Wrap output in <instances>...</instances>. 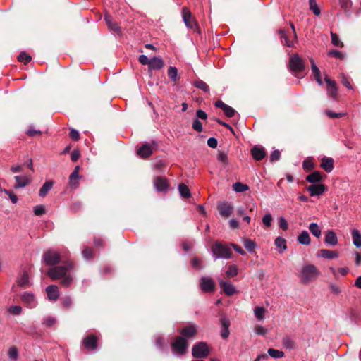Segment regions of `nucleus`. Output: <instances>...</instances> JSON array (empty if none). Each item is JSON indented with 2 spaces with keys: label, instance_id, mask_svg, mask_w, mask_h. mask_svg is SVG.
I'll use <instances>...</instances> for the list:
<instances>
[{
  "label": "nucleus",
  "instance_id": "nucleus-1",
  "mask_svg": "<svg viewBox=\"0 0 361 361\" xmlns=\"http://www.w3.org/2000/svg\"><path fill=\"white\" fill-rule=\"evenodd\" d=\"M73 267L74 265L71 261H64V265L50 268L47 271V275L54 281L60 279L61 286L68 288L73 281V277L69 274Z\"/></svg>",
  "mask_w": 361,
  "mask_h": 361
},
{
  "label": "nucleus",
  "instance_id": "nucleus-2",
  "mask_svg": "<svg viewBox=\"0 0 361 361\" xmlns=\"http://www.w3.org/2000/svg\"><path fill=\"white\" fill-rule=\"evenodd\" d=\"M321 275L320 271L312 264H305L301 268L299 278L304 284L315 281Z\"/></svg>",
  "mask_w": 361,
  "mask_h": 361
},
{
  "label": "nucleus",
  "instance_id": "nucleus-3",
  "mask_svg": "<svg viewBox=\"0 0 361 361\" xmlns=\"http://www.w3.org/2000/svg\"><path fill=\"white\" fill-rule=\"evenodd\" d=\"M68 253L66 251L58 252L54 250H49L43 255V260L47 265H55L63 259H68Z\"/></svg>",
  "mask_w": 361,
  "mask_h": 361
},
{
  "label": "nucleus",
  "instance_id": "nucleus-4",
  "mask_svg": "<svg viewBox=\"0 0 361 361\" xmlns=\"http://www.w3.org/2000/svg\"><path fill=\"white\" fill-rule=\"evenodd\" d=\"M212 250L215 259H230L232 256L231 248L226 245L221 243H216L212 246Z\"/></svg>",
  "mask_w": 361,
  "mask_h": 361
},
{
  "label": "nucleus",
  "instance_id": "nucleus-5",
  "mask_svg": "<svg viewBox=\"0 0 361 361\" xmlns=\"http://www.w3.org/2000/svg\"><path fill=\"white\" fill-rule=\"evenodd\" d=\"M188 345L185 338L182 336H177L171 343V350L174 354L183 355L186 352Z\"/></svg>",
  "mask_w": 361,
  "mask_h": 361
},
{
  "label": "nucleus",
  "instance_id": "nucleus-6",
  "mask_svg": "<svg viewBox=\"0 0 361 361\" xmlns=\"http://www.w3.org/2000/svg\"><path fill=\"white\" fill-rule=\"evenodd\" d=\"M181 14L183 20L188 29H191L192 30L198 29L197 23L188 7H183Z\"/></svg>",
  "mask_w": 361,
  "mask_h": 361
},
{
  "label": "nucleus",
  "instance_id": "nucleus-7",
  "mask_svg": "<svg viewBox=\"0 0 361 361\" xmlns=\"http://www.w3.org/2000/svg\"><path fill=\"white\" fill-rule=\"evenodd\" d=\"M289 68L296 77H299V73L304 70L305 66L302 60L298 54H293L290 58Z\"/></svg>",
  "mask_w": 361,
  "mask_h": 361
},
{
  "label": "nucleus",
  "instance_id": "nucleus-8",
  "mask_svg": "<svg viewBox=\"0 0 361 361\" xmlns=\"http://www.w3.org/2000/svg\"><path fill=\"white\" fill-rule=\"evenodd\" d=\"M209 348L204 342H199L193 345L192 349V356L197 358L207 357L209 354Z\"/></svg>",
  "mask_w": 361,
  "mask_h": 361
},
{
  "label": "nucleus",
  "instance_id": "nucleus-9",
  "mask_svg": "<svg viewBox=\"0 0 361 361\" xmlns=\"http://www.w3.org/2000/svg\"><path fill=\"white\" fill-rule=\"evenodd\" d=\"M97 341L98 338L95 335L90 334L82 339V344L87 350L93 351L97 348Z\"/></svg>",
  "mask_w": 361,
  "mask_h": 361
},
{
  "label": "nucleus",
  "instance_id": "nucleus-10",
  "mask_svg": "<svg viewBox=\"0 0 361 361\" xmlns=\"http://www.w3.org/2000/svg\"><path fill=\"white\" fill-rule=\"evenodd\" d=\"M200 286L201 290L205 293L213 292L214 290V282L210 277H202Z\"/></svg>",
  "mask_w": 361,
  "mask_h": 361
},
{
  "label": "nucleus",
  "instance_id": "nucleus-11",
  "mask_svg": "<svg viewBox=\"0 0 361 361\" xmlns=\"http://www.w3.org/2000/svg\"><path fill=\"white\" fill-rule=\"evenodd\" d=\"M153 183L157 190L160 192H166L168 190L169 183L165 177L157 176L154 178Z\"/></svg>",
  "mask_w": 361,
  "mask_h": 361
},
{
  "label": "nucleus",
  "instance_id": "nucleus-12",
  "mask_svg": "<svg viewBox=\"0 0 361 361\" xmlns=\"http://www.w3.org/2000/svg\"><path fill=\"white\" fill-rule=\"evenodd\" d=\"M324 80L327 85L326 90L328 94L332 98L336 99L338 96V87L334 80L330 79L328 76H326Z\"/></svg>",
  "mask_w": 361,
  "mask_h": 361
},
{
  "label": "nucleus",
  "instance_id": "nucleus-13",
  "mask_svg": "<svg viewBox=\"0 0 361 361\" xmlns=\"http://www.w3.org/2000/svg\"><path fill=\"white\" fill-rule=\"evenodd\" d=\"M21 300L24 304L27 305L29 308H34L37 305V301L35 297V295L30 292H25L21 295Z\"/></svg>",
  "mask_w": 361,
  "mask_h": 361
},
{
  "label": "nucleus",
  "instance_id": "nucleus-14",
  "mask_svg": "<svg viewBox=\"0 0 361 361\" xmlns=\"http://www.w3.org/2000/svg\"><path fill=\"white\" fill-rule=\"evenodd\" d=\"M218 210L221 216L228 218L232 214L233 207L228 202H221L218 204Z\"/></svg>",
  "mask_w": 361,
  "mask_h": 361
},
{
  "label": "nucleus",
  "instance_id": "nucleus-15",
  "mask_svg": "<svg viewBox=\"0 0 361 361\" xmlns=\"http://www.w3.org/2000/svg\"><path fill=\"white\" fill-rule=\"evenodd\" d=\"M251 154L255 161H261L266 157L264 148L260 145H255L251 149Z\"/></svg>",
  "mask_w": 361,
  "mask_h": 361
},
{
  "label": "nucleus",
  "instance_id": "nucleus-16",
  "mask_svg": "<svg viewBox=\"0 0 361 361\" xmlns=\"http://www.w3.org/2000/svg\"><path fill=\"white\" fill-rule=\"evenodd\" d=\"M48 299L51 301H56L59 297V288L56 285H49L46 288Z\"/></svg>",
  "mask_w": 361,
  "mask_h": 361
},
{
  "label": "nucleus",
  "instance_id": "nucleus-17",
  "mask_svg": "<svg viewBox=\"0 0 361 361\" xmlns=\"http://www.w3.org/2000/svg\"><path fill=\"white\" fill-rule=\"evenodd\" d=\"M307 190L311 197L321 195L326 190V187L323 184H312L307 187Z\"/></svg>",
  "mask_w": 361,
  "mask_h": 361
},
{
  "label": "nucleus",
  "instance_id": "nucleus-18",
  "mask_svg": "<svg viewBox=\"0 0 361 361\" xmlns=\"http://www.w3.org/2000/svg\"><path fill=\"white\" fill-rule=\"evenodd\" d=\"M219 286L222 291L227 295H233L236 293L235 286L230 282L219 281Z\"/></svg>",
  "mask_w": 361,
  "mask_h": 361
},
{
  "label": "nucleus",
  "instance_id": "nucleus-19",
  "mask_svg": "<svg viewBox=\"0 0 361 361\" xmlns=\"http://www.w3.org/2000/svg\"><path fill=\"white\" fill-rule=\"evenodd\" d=\"M164 65V61L160 57H153L150 59L149 65V73L152 75V70H160Z\"/></svg>",
  "mask_w": 361,
  "mask_h": 361
},
{
  "label": "nucleus",
  "instance_id": "nucleus-20",
  "mask_svg": "<svg viewBox=\"0 0 361 361\" xmlns=\"http://www.w3.org/2000/svg\"><path fill=\"white\" fill-rule=\"evenodd\" d=\"M324 243L326 245H329L333 246V247L336 246L338 244V238H337L336 233L334 231L329 230V231H326V233L325 234V238H324Z\"/></svg>",
  "mask_w": 361,
  "mask_h": 361
},
{
  "label": "nucleus",
  "instance_id": "nucleus-21",
  "mask_svg": "<svg viewBox=\"0 0 361 361\" xmlns=\"http://www.w3.org/2000/svg\"><path fill=\"white\" fill-rule=\"evenodd\" d=\"M104 20L109 27V29L116 33L121 32V28L119 25L113 20L112 17L109 14L104 15Z\"/></svg>",
  "mask_w": 361,
  "mask_h": 361
},
{
  "label": "nucleus",
  "instance_id": "nucleus-22",
  "mask_svg": "<svg viewBox=\"0 0 361 361\" xmlns=\"http://www.w3.org/2000/svg\"><path fill=\"white\" fill-rule=\"evenodd\" d=\"M334 163L332 158L324 157L321 160L320 167L326 172L330 173L334 169Z\"/></svg>",
  "mask_w": 361,
  "mask_h": 361
},
{
  "label": "nucleus",
  "instance_id": "nucleus-23",
  "mask_svg": "<svg viewBox=\"0 0 361 361\" xmlns=\"http://www.w3.org/2000/svg\"><path fill=\"white\" fill-rule=\"evenodd\" d=\"M317 256L324 258V259H333L335 258H338L339 256V254H338V252L335 251V250L322 249L318 252Z\"/></svg>",
  "mask_w": 361,
  "mask_h": 361
},
{
  "label": "nucleus",
  "instance_id": "nucleus-24",
  "mask_svg": "<svg viewBox=\"0 0 361 361\" xmlns=\"http://www.w3.org/2000/svg\"><path fill=\"white\" fill-rule=\"evenodd\" d=\"M14 178L16 180L14 188L16 189L24 188L30 183V179L25 176H16Z\"/></svg>",
  "mask_w": 361,
  "mask_h": 361
},
{
  "label": "nucleus",
  "instance_id": "nucleus-25",
  "mask_svg": "<svg viewBox=\"0 0 361 361\" xmlns=\"http://www.w3.org/2000/svg\"><path fill=\"white\" fill-rule=\"evenodd\" d=\"M181 335L185 338H191L197 334V328L194 324L185 326L180 331Z\"/></svg>",
  "mask_w": 361,
  "mask_h": 361
},
{
  "label": "nucleus",
  "instance_id": "nucleus-26",
  "mask_svg": "<svg viewBox=\"0 0 361 361\" xmlns=\"http://www.w3.org/2000/svg\"><path fill=\"white\" fill-rule=\"evenodd\" d=\"M137 154L142 158H147L152 154V149L149 145H143L137 150Z\"/></svg>",
  "mask_w": 361,
  "mask_h": 361
},
{
  "label": "nucleus",
  "instance_id": "nucleus-27",
  "mask_svg": "<svg viewBox=\"0 0 361 361\" xmlns=\"http://www.w3.org/2000/svg\"><path fill=\"white\" fill-rule=\"evenodd\" d=\"M54 183L52 180L46 181L42 188L39 189V195L41 197H44L48 192L52 188Z\"/></svg>",
  "mask_w": 361,
  "mask_h": 361
},
{
  "label": "nucleus",
  "instance_id": "nucleus-28",
  "mask_svg": "<svg viewBox=\"0 0 361 361\" xmlns=\"http://www.w3.org/2000/svg\"><path fill=\"white\" fill-rule=\"evenodd\" d=\"M322 178V175L320 171H315L309 174L306 177V180L311 183H315L320 181Z\"/></svg>",
  "mask_w": 361,
  "mask_h": 361
},
{
  "label": "nucleus",
  "instance_id": "nucleus-29",
  "mask_svg": "<svg viewBox=\"0 0 361 361\" xmlns=\"http://www.w3.org/2000/svg\"><path fill=\"white\" fill-rule=\"evenodd\" d=\"M298 241L301 245H308L310 244L311 238L307 231H303L302 233L298 236Z\"/></svg>",
  "mask_w": 361,
  "mask_h": 361
},
{
  "label": "nucleus",
  "instance_id": "nucleus-30",
  "mask_svg": "<svg viewBox=\"0 0 361 361\" xmlns=\"http://www.w3.org/2000/svg\"><path fill=\"white\" fill-rule=\"evenodd\" d=\"M17 284L21 287H27L29 286V276L26 271H23L17 280Z\"/></svg>",
  "mask_w": 361,
  "mask_h": 361
},
{
  "label": "nucleus",
  "instance_id": "nucleus-31",
  "mask_svg": "<svg viewBox=\"0 0 361 361\" xmlns=\"http://www.w3.org/2000/svg\"><path fill=\"white\" fill-rule=\"evenodd\" d=\"M80 178L79 174H76V172H72L69 176V185L70 186L75 189L79 185L78 180Z\"/></svg>",
  "mask_w": 361,
  "mask_h": 361
},
{
  "label": "nucleus",
  "instance_id": "nucleus-32",
  "mask_svg": "<svg viewBox=\"0 0 361 361\" xmlns=\"http://www.w3.org/2000/svg\"><path fill=\"white\" fill-rule=\"evenodd\" d=\"M352 237L353 240V244L357 247H361V234L357 229H353L352 231Z\"/></svg>",
  "mask_w": 361,
  "mask_h": 361
},
{
  "label": "nucleus",
  "instance_id": "nucleus-33",
  "mask_svg": "<svg viewBox=\"0 0 361 361\" xmlns=\"http://www.w3.org/2000/svg\"><path fill=\"white\" fill-rule=\"evenodd\" d=\"M168 76L174 82H178V69L176 67L170 66L168 69Z\"/></svg>",
  "mask_w": 361,
  "mask_h": 361
},
{
  "label": "nucleus",
  "instance_id": "nucleus-34",
  "mask_svg": "<svg viewBox=\"0 0 361 361\" xmlns=\"http://www.w3.org/2000/svg\"><path fill=\"white\" fill-rule=\"evenodd\" d=\"M275 245L281 249V250H279V252L281 253L283 250H286L287 248V246H286V240L285 238H282V237H277L276 239H275Z\"/></svg>",
  "mask_w": 361,
  "mask_h": 361
},
{
  "label": "nucleus",
  "instance_id": "nucleus-35",
  "mask_svg": "<svg viewBox=\"0 0 361 361\" xmlns=\"http://www.w3.org/2000/svg\"><path fill=\"white\" fill-rule=\"evenodd\" d=\"M314 159L312 157H307L303 161L302 167L306 171H310L314 169Z\"/></svg>",
  "mask_w": 361,
  "mask_h": 361
},
{
  "label": "nucleus",
  "instance_id": "nucleus-36",
  "mask_svg": "<svg viewBox=\"0 0 361 361\" xmlns=\"http://www.w3.org/2000/svg\"><path fill=\"white\" fill-rule=\"evenodd\" d=\"M233 189L237 192H243L249 190L247 185L241 182H236L233 184Z\"/></svg>",
  "mask_w": 361,
  "mask_h": 361
},
{
  "label": "nucleus",
  "instance_id": "nucleus-37",
  "mask_svg": "<svg viewBox=\"0 0 361 361\" xmlns=\"http://www.w3.org/2000/svg\"><path fill=\"white\" fill-rule=\"evenodd\" d=\"M309 229L312 234L314 235L316 238H319L322 234L321 229L319 228V226L316 223H311L309 225Z\"/></svg>",
  "mask_w": 361,
  "mask_h": 361
},
{
  "label": "nucleus",
  "instance_id": "nucleus-38",
  "mask_svg": "<svg viewBox=\"0 0 361 361\" xmlns=\"http://www.w3.org/2000/svg\"><path fill=\"white\" fill-rule=\"evenodd\" d=\"M178 190L180 195L184 198L190 197V192L189 188L184 183H180L178 186Z\"/></svg>",
  "mask_w": 361,
  "mask_h": 361
},
{
  "label": "nucleus",
  "instance_id": "nucleus-39",
  "mask_svg": "<svg viewBox=\"0 0 361 361\" xmlns=\"http://www.w3.org/2000/svg\"><path fill=\"white\" fill-rule=\"evenodd\" d=\"M8 358L12 361H16L18 357V350L16 346H11L8 350Z\"/></svg>",
  "mask_w": 361,
  "mask_h": 361
},
{
  "label": "nucleus",
  "instance_id": "nucleus-40",
  "mask_svg": "<svg viewBox=\"0 0 361 361\" xmlns=\"http://www.w3.org/2000/svg\"><path fill=\"white\" fill-rule=\"evenodd\" d=\"M243 245L245 248L250 252H253L256 247L255 243L252 240L247 238L243 240Z\"/></svg>",
  "mask_w": 361,
  "mask_h": 361
},
{
  "label": "nucleus",
  "instance_id": "nucleus-41",
  "mask_svg": "<svg viewBox=\"0 0 361 361\" xmlns=\"http://www.w3.org/2000/svg\"><path fill=\"white\" fill-rule=\"evenodd\" d=\"M193 85L195 87L202 90L205 92H209V87L208 85L206 82H204L203 80H196L194 82Z\"/></svg>",
  "mask_w": 361,
  "mask_h": 361
},
{
  "label": "nucleus",
  "instance_id": "nucleus-42",
  "mask_svg": "<svg viewBox=\"0 0 361 361\" xmlns=\"http://www.w3.org/2000/svg\"><path fill=\"white\" fill-rule=\"evenodd\" d=\"M82 255L83 258L87 260L92 259L94 256V251L88 247H85L83 248V250L82 251Z\"/></svg>",
  "mask_w": 361,
  "mask_h": 361
},
{
  "label": "nucleus",
  "instance_id": "nucleus-43",
  "mask_svg": "<svg viewBox=\"0 0 361 361\" xmlns=\"http://www.w3.org/2000/svg\"><path fill=\"white\" fill-rule=\"evenodd\" d=\"M282 343L286 348L288 349H293L295 347V341L289 336L283 338Z\"/></svg>",
  "mask_w": 361,
  "mask_h": 361
},
{
  "label": "nucleus",
  "instance_id": "nucleus-44",
  "mask_svg": "<svg viewBox=\"0 0 361 361\" xmlns=\"http://www.w3.org/2000/svg\"><path fill=\"white\" fill-rule=\"evenodd\" d=\"M266 310L263 307H257L254 310V314L256 318L262 321L264 319V313Z\"/></svg>",
  "mask_w": 361,
  "mask_h": 361
},
{
  "label": "nucleus",
  "instance_id": "nucleus-45",
  "mask_svg": "<svg viewBox=\"0 0 361 361\" xmlns=\"http://www.w3.org/2000/svg\"><path fill=\"white\" fill-rule=\"evenodd\" d=\"M238 274V267L235 264L229 265L227 271H226V276L228 278L234 277Z\"/></svg>",
  "mask_w": 361,
  "mask_h": 361
},
{
  "label": "nucleus",
  "instance_id": "nucleus-46",
  "mask_svg": "<svg viewBox=\"0 0 361 361\" xmlns=\"http://www.w3.org/2000/svg\"><path fill=\"white\" fill-rule=\"evenodd\" d=\"M267 353L268 355L273 358H281L284 356V353L283 351L274 348L268 349Z\"/></svg>",
  "mask_w": 361,
  "mask_h": 361
},
{
  "label": "nucleus",
  "instance_id": "nucleus-47",
  "mask_svg": "<svg viewBox=\"0 0 361 361\" xmlns=\"http://www.w3.org/2000/svg\"><path fill=\"white\" fill-rule=\"evenodd\" d=\"M330 270L335 278L338 277V273L342 276H345L348 273V269L347 267H341L336 270L334 268L331 267Z\"/></svg>",
  "mask_w": 361,
  "mask_h": 361
},
{
  "label": "nucleus",
  "instance_id": "nucleus-48",
  "mask_svg": "<svg viewBox=\"0 0 361 361\" xmlns=\"http://www.w3.org/2000/svg\"><path fill=\"white\" fill-rule=\"evenodd\" d=\"M310 9L313 12L315 16H319L321 12L318 7L316 0H309Z\"/></svg>",
  "mask_w": 361,
  "mask_h": 361
},
{
  "label": "nucleus",
  "instance_id": "nucleus-49",
  "mask_svg": "<svg viewBox=\"0 0 361 361\" xmlns=\"http://www.w3.org/2000/svg\"><path fill=\"white\" fill-rule=\"evenodd\" d=\"M279 34L281 35V38L284 39V44L288 47H292L294 45V42L293 40H289L288 39L287 35H286L285 32L283 30H279ZM283 43V42H282Z\"/></svg>",
  "mask_w": 361,
  "mask_h": 361
},
{
  "label": "nucleus",
  "instance_id": "nucleus-50",
  "mask_svg": "<svg viewBox=\"0 0 361 361\" xmlns=\"http://www.w3.org/2000/svg\"><path fill=\"white\" fill-rule=\"evenodd\" d=\"M31 59V56L25 51L21 52L18 56V60L20 62H24L25 64L28 63Z\"/></svg>",
  "mask_w": 361,
  "mask_h": 361
},
{
  "label": "nucleus",
  "instance_id": "nucleus-51",
  "mask_svg": "<svg viewBox=\"0 0 361 361\" xmlns=\"http://www.w3.org/2000/svg\"><path fill=\"white\" fill-rule=\"evenodd\" d=\"M331 42L334 46L338 47H342L343 46V42H341L338 35L336 33L331 32Z\"/></svg>",
  "mask_w": 361,
  "mask_h": 361
},
{
  "label": "nucleus",
  "instance_id": "nucleus-52",
  "mask_svg": "<svg viewBox=\"0 0 361 361\" xmlns=\"http://www.w3.org/2000/svg\"><path fill=\"white\" fill-rule=\"evenodd\" d=\"M217 160L224 166H227L228 164V156L225 152H219L217 156Z\"/></svg>",
  "mask_w": 361,
  "mask_h": 361
},
{
  "label": "nucleus",
  "instance_id": "nucleus-53",
  "mask_svg": "<svg viewBox=\"0 0 361 361\" xmlns=\"http://www.w3.org/2000/svg\"><path fill=\"white\" fill-rule=\"evenodd\" d=\"M61 302L62 305L66 308L70 307L73 304L72 299L70 296H64L61 298Z\"/></svg>",
  "mask_w": 361,
  "mask_h": 361
},
{
  "label": "nucleus",
  "instance_id": "nucleus-54",
  "mask_svg": "<svg viewBox=\"0 0 361 361\" xmlns=\"http://www.w3.org/2000/svg\"><path fill=\"white\" fill-rule=\"evenodd\" d=\"M56 323V319L51 316L45 317L43 319V324H44L47 326L51 327L54 325Z\"/></svg>",
  "mask_w": 361,
  "mask_h": 361
},
{
  "label": "nucleus",
  "instance_id": "nucleus-55",
  "mask_svg": "<svg viewBox=\"0 0 361 361\" xmlns=\"http://www.w3.org/2000/svg\"><path fill=\"white\" fill-rule=\"evenodd\" d=\"M8 311L13 315H18L22 312V307L19 305H13L8 308Z\"/></svg>",
  "mask_w": 361,
  "mask_h": 361
},
{
  "label": "nucleus",
  "instance_id": "nucleus-56",
  "mask_svg": "<svg viewBox=\"0 0 361 361\" xmlns=\"http://www.w3.org/2000/svg\"><path fill=\"white\" fill-rule=\"evenodd\" d=\"M155 345L160 350H164L165 348L164 340L161 336H158L155 341Z\"/></svg>",
  "mask_w": 361,
  "mask_h": 361
},
{
  "label": "nucleus",
  "instance_id": "nucleus-57",
  "mask_svg": "<svg viewBox=\"0 0 361 361\" xmlns=\"http://www.w3.org/2000/svg\"><path fill=\"white\" fill-rule=\"evenodd\" d=\"M310 62H311V69H312V72L314 77L321 75L320 71H319V68L317 66V65L315 64V63L312 59H310Z\"/></svg>",
  "mask_w": 361,
  "mask_h": 361
},
{
  "label": "nucleus",
  "instance_id": "nucleus-58",
  "mask_svg": "<svg viewBox=\"0 0 361 361\" xmlns=\"http://www.w3.org/2000/svg\"><path fill=\"white\" fill-rule=\"evenodd\" d=\"M192 128L196 130L198 133H200L202 131V123L198 120V118L194 119L192 122Z\"/></svg>",
  "mask_w": 361,
  "mask_h": 361
},
{
  "label": "nucleus",
  "instance_id": "nucleus-59",
  "mask_svg": "<svg viewBox=\"0 0 361 361\" xmlns=\"http://www.w3.org/2000/svg\"><path fill=\"white\" fill-rule=\"evenodd\" d=\"M254 330L256 334L261 336L265 335L268 331L267 329L260 325H256L254 328Z\"/></svg>",
  "mask_w": 361,
  "mask_h": 361
},
{
  "label": "nucleus",
  "instance_id": "nucleus-60",
  "mask_svg": "<svg viewBox=\"0 0 361 361\" xmlns=\"http://www.w3.org/2000/svg\"><path fill=\"white\" fill-rule=\"evenodd\" d=\"M224 113L225 114V115L227 116V117H233L235 113V111L233 108H232L231 106L227 105L224 109L223 110Z\"/></svg>",
  "mask_w": 361,
  "mask_h": 361
},
{
  "label": "nucleus",
  "instance_id": "nucleus-61",
  "mask_svg": "<svg viewBox=\"0 0 361 361\" xmlns=\"http://www.w3.org/2000/svg\"><path fill=\"white\" fill-rule=\"evenodd\" d=\"M272 216L271 214H265L262 218V222L266 227H270L271 224Z\"/></svg>",
  "mask_w": 361,
  "mask_h": 361
},
{
  "label": "nucleus",
  "instance_id": "nucleus-62",
  "mask_svg": "<svg viewBox=\"0 0 361 361\" xmlns=\"http://www.w3.org/2000/svg\"><path fill=\"white\" fill-rule=\"evenodd\" d=\"M326 114L331 118H338L343 117L345 115L343 113H334L330 110H326Z\"/></svg>",
  "mask_w": 361,
  "mask_h": 361
},
{
  "label": "nucleus",
  "instance_id": "nucleus-63",
  "mask_svg": "<svg viewBox=\"0 0 361 361\" xmlns=\"http://www.w3.org/2000/svg\"><path fill=\"white\" fill-rule=\"evenodd\" d=\"M281 157V153L279 150H274L271 152L270 155V161L274 162L277 161L280 159Z\"/></svg>",
  "mask_w": 361,
  "mask_h": 361
},
{
  "label": "nucleus",
  "instance_id": "nucleus-64",
  "mask_svg": "<svg viewBox=\"0 0 361 361\" xmlns=\"http://www.w3.org/2000/svg\"><path fill=\"white\" fill-rule=\"evenodd\" d=\"M279 227L283 231H286L288 228V224L287 221L285 219V218H283V217H280L279 219Z\"/></svg>",
  "mask_w": 361,
  "mask_h": 361
}]
</instances>
